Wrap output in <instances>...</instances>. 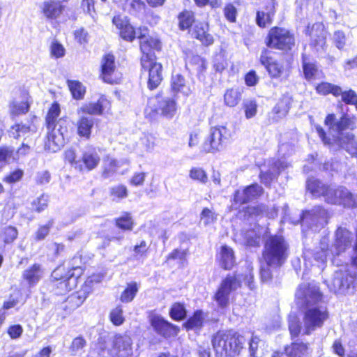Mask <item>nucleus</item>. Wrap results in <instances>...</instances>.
<instances>
[{
    "label": "nucleus",
    "mask_w": 357,
    "mask_h": 357,
    "mask_svg": "<svg viewBox=\"0 0 357 357\" xmlns=\"http://www.w3.org/2000/svg\"><path fill=\"white\" fill-rule=\"evenodd\" d=\"M112 24L118 30L119 36L124 41L132 43L139 40V63L141 71L147 73V87L153 91L157 89L163 80L162 64L157 61V52L162 49V43L159 37L146 36L149 29L146 26H134L128 17L121 14L115 15L112 20Z\"/></svg>",
    "instance_id": "1"
},
{
    "label": "nucleus",
    "mask_w": 357,
    "mask_h": 357,
    "mask_svg": "<svg viewBox=\"0 0 357 357\" xmlns=\"http://www.w3.org/2000/svg\"><path fill=\"white\" fill-rule=\"evenodd\" d=\"M266 48L262 49L259 63L264 66L271 79L282 81L287 79L292 70L291 62L282 61L275 59L271 50L280 51L283 54H289L296 48L295 34L283 26L271 27L264 38Z\"/></svg>",
    "instance_id": "2"
},
{
    "label": "nucleus",
    "mask_w": 357,
    "mask_h": 357,
    "mask_svg": "<svg viewBox=\"0 0 357 357\" xmlns=\"http://www.w3.org/2000/svg\"><path fill=\"white\" fill-rule=\"evenodd\" d=\"M299 294L298 298L301 301L303 309V335H309L324 326L329 317V313L326 307L315 305L323 300V294L319 287L307 284L300 287Z\"/></svg>",
    "instance_id": "3"
},
{
    "label": "nucleus",
    "mask_w": 357,
    "mask_h": 357,
    "mask_svg": "<svg viewBox=\"0 0 357 357\" xmlns=\"http://www.w3.org/2000/svg\"><path fill=\"white\" fill-rule=\"evenodd\" d=\"M289 255V246L280 234L269 235L264 241L261 257L266 266L259 269L260 279L264 282H271L273 274L270 267L280 268Z\"/></svg>",
    "instance_id": "4"
},
{
    "label": "nucleus",
    "mask_w": 357,
    "mask_h": 357,
    "mask_svg": "<svg viewBox=\"0 0 357 357\" xmlns=\"http://www.w3.org/2000/svg\"><path fill=\"white\" fill-rule=\"evenodd\" d=\"M85 267H66L61 264L54 268L50 277L51 292L57 296L66 295L77 287L78 280L84 274Z\"/></svg>",
    "instance_id": "5"
},
{
    "label": "nucleus",
    "mask_w": 357,
    "mask_h": 357,
    "mask_svg": "<svg viewBox=\"0 0 357 357\" xmlns=\"http://www.w3.org/2000/svg\"><path fill=\"white\" fill-rule=\"evenodd\" d=\"M242 335L233 329L219 330L211 337L216 357H237L244 349Z\"/></svg>",
    "instance_id": "6"
},
{
    "label": "nucleus",
    "mask_w": 357,
    "mask_h": 357,
    "mask_svg": "<svg viewBox=\"0 0 357 357\" xmlns=\"http://www.w3.org/2000/svg\"><path fill=\"white\" fill-rule=\"evenodd\" d=\"M352 123L351 118L347 114H343L337 120L335 114L331 113L328 114L324 119V124L328 130L338 135L334 139L335 142L350 154L357 153V141L355 135L352 133H347L344 135L342 134L344 130L350 128Z\"/></svg>",
    "instance_id": "7"
},
{
    "label": "nucleus",
    "mask_w": 357,
    "mask_h": 357,
    "mask_svg": "<svg viewBox=\"0 0 357 357\" xmlns=\"http://www.w3.org/2000/svg\"><path fill=\"white\" fill-rule=\"evenodd\" d=\"M178 105L176 98H163L162 93H158L149 99L144 115L149 121L152 122L156 121L160 115L167 119H172L176 115Z\"/></svg>",
    "instance_id": "8"
},
{
    "label": "nucleus",
    "mask_w": 357,
    "mask_h": 357,
    "mask_svg": "<svg viewBox=\"0 0 357 357\" xmlns=\"http://www.w3.org/2000/svg\"><path fill=\"white\" fill-rule=\"evenodd\" d=\"M63 159L75 169L82 173L89 172L96 169L100 162V158L95 151H85L77 159L76 151L73 149H68L64 152Z\"/></svg>",
    "instance_id": "9"
},
{
    "label": "nucleus",
    "mask_w": 357,
    "mask_h": 357,
    "mask_svg": "<svg viewBox=\"0 0 357 357\" xmlns=\"http://www.w3.org/2000/svg\"><path fill=\"white\" fill-rule=\"evenodd\" d=\"M98 77L102 82L110 85L122 82L123 73L119 70V63L114 53L107 52L102 56Z\"/></svg>",
    "instance_id": "10"
},
{
    "label": "nucleus",
    "mask_w": 357,
    "mask_h": 357,
    "mask_svg": "<svg viewBox=\"0 0 357 357\" xmlns=\"http://www.w3.org/2000/svg\"><path fill=\"white\" fill-rule=\"evenodd\" d=\"M230 131L223 126L211 128L210 134L202 144L204 153H215L220 151L231 138Z\"/></svg>",
    "instance_id": "11"
},
{
    "label": "nucleus",
    "mask_w": 357,
    "mask_h": 357,
    "mask_svg": "<svg viewBox=\"0 0 357 357\" xmlns=\"http://www.w3.org/2000/svg\"><path fill=\"white\" fill-rule=\"evenodd\" d=\"M242 286V281L236 274H227L221 281L213 299L219 307L225 308L229 303V294Z\"/></svg>",
    "instance_id": "12"
},
{
    "label": "nucleus",
    "mask_w": 357,
    "mask_h": 357,
    "mask_svg": "<svg viewBox=\"0 0 357 357\" xmlns=\"http://www.w3.org/2000/svg\"><path fill=\"white\" fill-rule=\"evenodd\" d=\"M305 34L309 37V45L313 51H326L327 38L330 34L321 23L308 24L305 27Z\"/></svg>",
    "instance_id": "13"
},
{
    "label": "nucleus",
    "mask_w": 357,
    "mask_h": 357,
    "mask_svg": "<svg viewBox=\"0 0 357 357\" xmlns=\"http://www.w3.org/2000/svg\"><path fill=\"white\" fill-rule=\"evenodd\" d=\"M306 189L312 195L317 197H323L326 202L335 204L337 203L338 191L331 188L329 185L323 183L320 180L310 177L306 181Z\"/></svg>",
    "instance_id": "14"
},
{
    "label": "nucleus",
    "mask_w": 357,
    "mask_h": 357,
    "mask_svg": "<svg viewBox=\"0 0 357 357\" xmlns=\"http://www.w3.org/2000/svg\"><path fill=\"white\" fill-rule=\"evenodd\" d=\"M149 324L154 332L165 339H170L178 335L180 328L178 326L166 320L158 314L149 316Z\"/></svg>",
    "instance_id": "15"
},
{
    "label": "nucleus",
    "mask_w": 357,
    "mask_h": 357,
    "mask_svg": "<svg viewBox=\"0 0 357 357\" xmlns=\"http://www.w3.org/2000/svg\"><path fill=\"white\" fill-rule=\"evenodd\" d=\"M40 11L47 21L55 22L63 15L66 6L59 0H45L40 6Z\"/></svg>",
    "instance_id": "16"
},
{
    "label": "nucleus",
    "mask_w": 357,
    "mask_h": 357,
    "mask_svg": "<svg viewBox=\"0 0 357 357\" xmlns=\"http://www.w3.org/2000/svg\"><path fill=\"white\" fill-rule=\"evenodd\" d=\"M192 39L198 40L202 45L209 47L213 45L215 38L210 31V24L207 21H198L188 32Z\"/></svg>",
    "instance_id": "17"
},
{
    "label": "nucleus",
    "mask_w": 357,
    "mask_h": 357,
    "mask_svg": "<svg viewBox=\"0 0 357 357\" xmlns=\"http://www.w3.org/2000/svg\"><path fill=\"white\" fill-rule=\"evenodd\" d=\"M111 108V102L104 95H101L96 102H89L82 104L77 109V114L82 116L86 115H98L100 116L105 111H108Z\"/></svg>",
    "instance_id": "18"
},
{
    "label": "nucleus",
    "mask_w": 357,
    "mask_h": 357,
    "mask_svg": "<svg viewBox=\"0 0 357 357\" xmlns=\"http://www.w3.org/2000/svg\"><path fill=\"white\" fill-rule=\"evenodd\" d=\"M277 5L276 0H268L261 10H257L255 22L259 28L265 29L273 23Z\"/></svg>",
    "instance_id": "19"
},
{
    "label": "nucleus",
    "mask_w": 357,
    "mask_h": 357,
    "mask_svg": "<svg viewBox=\"0 0 357 357\" xmlns=\"http://www.w3.org/2000/svg\"><path fill=\"white\" fill-rule=\"evenodd\" d=\"M264 188L257 183H251L243 189V192L236 190L233 195V202L236 204L243 205L264 194Z\"/></svg>",
    "instance_id": "20"
},
{
    "label": "nucleus",
    "mask_w": 357,
    "mask_h": 357,
    "mask_svg": "<svg viewBox=\"0 0 357 357\" xmlns=\"http://www.w3.org/2000/svg\"><path fill=\"white\" fill-rule=\"evenodd\" d=\"M216 260L223 270H231L236 264L233 248L226 244L222 245L217 251Z\"/></svg>",
    "instance_id": "21"
},
{
    "label": "nucleus",
    "mask_w": 357,
    "mask_h": 357,
    "mask_svg": "<svg viewBox=\"0 0 357 357\" xmlns=\"http://www.w3.org/2000/svg\"><path fill=\"white\" fill-rule=\"evenodd\" d=\"M292 101V97L288 93L282 95L272 109L271 122H277L286 116L291 107Z\"/></svg>",
    "instance_id": "22"
},
{
    "label": "nucleus",
    "mask_w": 357,
    "mask_h": 357,
    "mask_svg": "<svg viewBox=\"0 0 357 357\" xmlns=\"http://www.w3.org/2000/svg\"><path fill=\"white\" fill-rule=\"evenodd\" d=\"M43 275V266L39 263H33L22 272V279L29 287H34L41 280Z\"/></svg>",
    "instance_id": "23"
},
{
    "label": "nucleus",
    "mask_w": 357,
    "mask_h": 357,
    "mask_svg": "<svg viewBox=\"0 0 357 357\" xmlns=\"http://www.w3.org/2000/svg\"><path fill=\"white\" fill-rule=\"evenodd\" d=\"M273 171H261L259 174V178L261 183L266 187H271L272 183L277 180L282 170L286 168V165L279 161H275L271 165Z\"/></svg>",
    "instance_id": "24"
},
{
    "label": "nucleus",
    "mask_w": 357,
    "mask_h": 357,
    "mask_svg": "<svg viewBox=\"0 0 357 357\" xmlns=\"http://www.w3.org/2000/svg\"><path fill=\"white\" fill-rule=\"evenodd\" d=\"M96 121L93 118L81 116L76 123L77 135L83 140H89L92 136L93 129Z\"/></svg>",
    "instance_id": "25"
},
{
    "label": "nucleus",
    "mask_w": 357,
    "mask_h": 357,
    "mask_svg": "<svg viewBox=\"0 0 357 357\" xmlns=\"http://www.w3.org/2000/svg\"><path fill=\"white\" fill-rule=\"evenodd\" d=\"M178 28L181 31H188L192 29L193 26L198 22L195 13L191 10L183 9L177 15Z\"/></svg>",
    "instance_id": "26"
},
{
    "label": "nucleus",
    "mask_w": 357,
    "mask_h": 357,
    "mask_svg": "<svg viewBox=\"0 0 357 357\" xmlns=\"http://www.w3.org/2000/svg\"><path fill=\"white\" fill-rule=\"evenodd\" d=\"M114 226L122 232L132 231L135 225V219L129 211H123L113 220Z\"/></svg>",
    "instance_id": "27"
},
{
    "label": "nucleus",
    "mask_w": 357,
    "mask_h": 357,
    "mask_svg": "<svg viewBox=\"0 0 357 357\" xmlns=\"http://www.w3.org/2000/svg\"><path fill=\"white\" fill-rule=\"evenodd\" d=\"M24 100L20 103L13 102L10 105V114L12 116H19L26 114L30 110L32 103L31 97L28 91L24 92Z\"/></svg>",
    "instance_id": "28"
},
{
    "label": "nucleus",
    "mask_w": 357,
    "mask_h": 357,
    "mask_svg": "<svg viewBox=\"0 0 357 357\" xmlns=\"http://www.w3.org/2000/svg\"><path fill=\"white\" fill-rule=\"evenodd\" d=\"M204 313L201 310H197L182 324L187 331L193 329H200L204 325Z\"/></svg>",
    "instance_id": "29"
},
{
    "label": "nucleus",
    "mask_w": 357,
    "mask_h": 357,
    "mask_svg": "<svg viewBox=\"0 0 357 357\" xmlns=\"http://www.w3.org/2000/svg\"><path fill=\"white\" fill-rule=\"evenodd\" d=\"M309 350V344L303 342H294L285 347L284 351L288 357H303Z\"/></svg>",
    "instance_id": "30"
},
{
    "label": "nucleus",
    "mask_w": 357,
    "mask_h": 357,
    "mask_svg": "<svg viewBox=\"0 0 357 357\" xmlns=\"http://www.w3.org/2000/svg\"><path fill=\"white\" fill-rule=\"evenodd\" d=\"M314 89L319 96H326L331 94L333 96L337 98L340 92V86L323 81L318 83L315 86Z\"/></svg>",
    "instance_id": "31"
},
{
    "label": "nucleus",
    "mask_w": 357,
    "mask_h": 357,
    "mask_svg": "<svg viewBox=\"0 0 357 357\" xmlns=\"http://www.w3.org/2000/svg\"><path fill=\"white\" fill-rule=\"evenodd\" d=\"M139 289V284L132 281L126 284L124 289L120 294L119 301L122 303H129L134 301Z\"/></svg>",
    "instance_id": "32"
},
{
    "label": "nucleus",
    "mask_w": 357,
    "mask_h": 357,
    "mask_svg": "<svg viewBox=\"0 0 357 357\" xmlns=\"http://www.w3.org/2000/svg\"><path fill=\"white\" fill-rule=\"evenodd\" d=\"M61 114L59 104L54 101L49 107L45 116V126L48 130H55L56 121Z\"/></svg>",
    "instance_id": "33"
},
{
    "label": "nucleus",
    "mask_w": 357,
    "mask_h": 357,
    "mask_svg": "<svg viewBox=\"0 0 357 357\" xmlns=\"http://www.w3.org/2000/svg\"><path fill=\"white\" fill-rule=\"evenodd\" d=\"M66 84L73 99L80 100L84 98L86 90L81 82L68 79Z\"/></svg>",
    "instance_id": "34"
},
{
    "label": "nucleus",
    "mask_w": 357,
    "mask_h": 357,
    "mask_svg": "<svg viewBox=\"0 0 357 357\" xmlns=\"http://www.w3.org/2000/svg\"><path fill=\"white\" fill-rule=\"evenodd\" d=\"M85 299V296L81 294L79 291H75L66 298L64 310L68 312L74 311L82 305Z\"/></svg>",
    "instance_id": "35"
},
{
    "label": "nucleus",
    "mask_w": 357,
    "mask_h": 357,
    "mask_svg": "<svg viewBox=\"0 0 357 357\" xmlns=\"http://www.w3.org/2000/svg\"><path fill=\"white\" fill-rule=\"evenodd\" d=\"M55 130H49L45 140V148L51 152L59 151L63 144L62 137L58 138L54 132Z\"/></svg>",
    "instance_id": "36"
},
{
    "label": "nucleus",
    "mask_w": 357,
    "mask_h": 357,
    "mask_svg": "<svg viewBox=\"0 0 357 357\" xmlns=\"http://www.w3.org/2000/svg\"><path fill=\"white\" fill-rule=\"evenodd\" d=\"M18 237L17 229L12 225H7L0 230V240L4 245L12 244Z\"/></svg>",
    "instance_id": "37"
},
{
    "label": "nucleus",
    "mask_w": 357,
    "mask_h": 357,
    "mask_svg": "<svg viewBox=\"0 0 357 357\" xmlns=\"http://www.w3.org/2000/svg\"><path fill=\"white\" fill-rule=\"evenodd\" d=\"M119 166V162L116 159L111 158L109 155H106L104 158V163L101 172L102 176L105 178H107L113 176L116 173Z\"/></svg>",
    "instance_id": "38"
},
{
    "label": "nucleus",
    "mask_w": 357,
    "mask_h": 357,
    "mask_svg": "<svg viewBox=\"0 0 357 357\" xmlns=\"http://www.w3.org/2000/svg\"><path fill=\"white\" fill-rule=\"evenodd\" d=\"M190 63L197 71L199 79L205 77V73L208 68V62L205 58L198 54L192 55Z\"/></svg>",
    "instance_id": "39"
},
{
    "label": "nucleus",
    "mask_w": 357,
    "mask_h": 357,
    "mask_svg": "<svg viewBox=\"0 0 357 357\" xmlns=\"http://www.w3.org/2000/svg\"><path fill=\"white\" fill-rule=\"evenodd\" d=\"M169 314L170 318L176 321L184 320L187 317V310L184 303L174 302L172 304Z\"/></svg>",
    "instance_id": "40"
},
{
    "label": "nucleus",
    "mask_w": 357,
    "mask_h": 357,
    "mask_svg": "<svg viewBox=\"0 0 357 357\" xmlns=\"http://www.w3.org/2000/svg\"><path fill=\"white\" fill-rule=\"evenodd\" d=\"M242 93L238 88L227 89L224 94L225 104L228 107H235L241 101Z\"/></svg>",
    "instance_id": "41"
},
{
    "label": "nucleus",
    "mask_w": 357,
    "mask_h": 357,
    "mask_svg": "<svg viewBox=\"0 0 357 357\" xmlns=\"http://www.w3.org/2000/svg\"><path fill=\"white\" fill-rule=\"evenodd\" d=\"M36 126L32 123L27 125L22 123H16L10 127L12 137L16 139H18L22 135H24L30 132H36Z\"/></svg>",
    "instance_id": "42"
},
{
    "label": "nucleus",
    "mask_w": 357,
    "mask_h": 357,
    "mask_svg": "<svg viewBox=\"0 0 357 357\" xmlns=\"http://www.w3.org/2000/svg\"><path fill=\"white\" fill-rule=\"evenodd\" d=\"M336 190L338 191L337 202L339 200L340 203L349 208L357 207V199L354 197L351 192L347 190Z\"/></svg>",
    "instance_id": "43"
},
{
    "label": "nucleus",
    "mask_w": 357,
    "mask_h": 357,
    "mask_svg": "<svg viewBox=\"0 0 357 357\" xmlns=\"http://www.w3.org/2000/svg\"><path fill=\"white\" fill-rule=\"evenodd\" d=\"M341 96V102L346 105H353L357 111V92L352 89L343 91L340 86V92L338 97Z\"/></svg>",
    "instance_id": "44"
},
{
    "label": "nucleus",
    "mask_w": 357,
    "mask_h": 357,
    "mask_svg": "<svg viewBox=\"0 0 357 357\" xmlns=\"http://www.w3.org/2000/svg\"><path fill=\"white\" fill-rule=\"evenodd\" d=\"M132 250L135 259L140 260L148 257L150 252V247L145 240H142L133 246Z\"/></svg>",
    "instance_id": "45"
},
{
    "label": "nucleus",
    "mask_w": 357,
    "mask_h": 357,
    "mask_svg": "<svg viewBox=\"0 0 357 357\" xmlns=\"http://www.w3.org/2000/svg\"><path fill=\"white\" fill-rule=\"evenodd\" d=\"M189 177L194 181L205 184L208 182V177L206 170L199 167H192L189 171Z\"/></svg>",
    "instance_id": "46"
},
{
    "label": "nucleus",
    "mask_w": 357,
    "mask_h": 357,
    "mask_svg": "<svg viewBox=\"0 0 357 357\" xmlns=\"http://www.w3.org/2000/svg\"><path fill=\"white\" fill-rule=\"evenodd\" d=\"M17 159L13 148L8 146H0V163L8 165L10 161L16 162Z\"/></svg>",
    "instance_id": "47"
},
{
    "label": "nucleus",
    "mask_w": 357,
    "mask_h": 357,
    "mask_svg": "<svg viewBox=\"0 0 357 357\" xmlns=\"http://www.w3.org/2000/svg\"><path fill=\"white\" fill-rule=\"evenodd\" d=\"M302 68L304 77L307 81L315 79L317 75L318 74V66L315 62L303 61Z\"/></svg>",
    "instance_id": "48"
},
{
    "label": "nucleus",
    "mask_w": 357,
    "mask_h": 357,
    "mask_svg": "<svg viewBox=\"0 0 357 357\" xmlns=\"http://www.w3.org/2000/svg\"><path fill=\"white\" fill-rule=\"evenodd\" d=\"M109 319L112 324L116 326H121L124 323L125 317L123 316V307L121 305H117L110 311Z\"/></svg>",
    "instance_id": "49"
},
{
    "label": "nucleus",
    "mask_w": 357,
    "mask_h": 357,
    "mask_svg": "<svg viewBox=\"0 0 357 357\" xmlns=\"http://www.w3.org/2000/svg\"><path fill=\"white\" fill-rule=\"evenodd\" d=\"M54 221L52 219L49 220L45 225H40L34 233L33 238L35 241L39 242L45 239L50 234V229L53 227Z\"/></svg>",
    "instance_id": "50"
},
{
    "label": "nucleus",
    "mask_w": 357,
    "mask_h": 357,
    "mask_svg": "<svg viewBox=\"0 0 357 357\" xmlns=\"http://www.w3.org/2000/svg\"><path fill=\"white\" fill-rule=\"evenodd\" d=\"M24 176V171L22 169L16 168L4 176L2 181L10 185L20 181Z\"/></svg>",
    "instance_id": "51"
},
{
    "label": "nucleus",
    "mask_w": 357,
    "mask_h": 357,
    "mask_svg": "<svg viewBox=\"0 0 357 357\" xmlns=\"http://www.w3.org/2000/svg\"><path fill=\"white\" fill-rule=\"evenodd\" d=\"M48 195L42 194L31 202V206L34 211L41 213L48 207Z\"/></svg>",
    "instance_id": "52"
},
{
    "label": "nucleus",
    "mask_w": 357,
    "mask_h": 357,
    "mask_svg": "<svg viewBox=\"0 0 357 357\" xmlns=\"http://www.w3.org/2000/svg\"><path fill=\"white\" fill-rule=\"evenodd\" d=\"M50 54L54 59H60L65 56L66 49L57 40H54L50 45Z\"/></svg>",
    "instance_id": "53"
},
{
    "label": "nucleus",
    "mask_w": 357,
    "mask_h": 357,
    "mask_svg": "<svg viewBox=\"0 0 357 357\" xmlns=\"http://www.w3.org/2000/svg\"><path fill=\"white\" fill-rule=\"evenodd\" d=\"M185 84V77L181 74H176L172 77L171 89L175 93L183 92Z\"/></svg>",
    "instance_id": "54"
},
{
    "label": "nucleus",
    "mask_w": 357,
    "mask_h": 357,
    "mask_svg": "<svg viewBox=\"0 0 357 357\" xmlns=\"http://www.w3.org/2000/svg\"><path fill=\"white\" fill-rule=\"evenodd\" d=\"M145 8V3L142 0H125L124 8L129 13H135Z\"/></svg>",
    "instance_id": "55"
},
{
    "label": "nucleus",
    "mask_w": 357,
    "mask_h": 357,
    "mask_svg": "<svg viewBox=\"0 0 357 357\" xmlns=\"http://www.w3.org/2000/svg\"><path fill=\"white\" fill-rule=\"evenodd\" d=\"M188 255V250H182L180 248H175L172 250L166 257V261L179 260L182 263L186 260L187 255Z\"/></svg>",
    "instance_id": "56"
},
{
    "label": "nucleus",
    "mask_w": 357,
    "mask_h": 357,
    "mask_svg": "<svg viewBox=\"0 0 357 357\" xmlns=\"http://www.w3.org/2000/svg\"><path fill=\"white\" fill-rule=\"evenodd\" d=\"M109 195L114 199H123L128 197L127 187L123 184L114 185L109 189Z\"/></svg>",
    "instance_id": "57"
},
{
    "label": "nucleus",
    "mask_w": 357,
    "mask_h": 357,
    "mask_svg": "<svg viewBox=\"0 0 357 357\" xmlns=\"http://www.w3.org/2000/svg\"><path fill=\"white\" fill-rule=\"evenodd\" d=\"M224 15L226 20L231 22L234 23L236 22L237 9L232 3H227L225 5L224 9Z\"/></svg>",
    "instance_id": "58"
},
{
    "label": "nucleus",
    "mask_w": 357,
    "mask_h": 357,
    "mask_svg": "<svg viewBox=\"0 0 357 357\" xmlns=\"http://www.w3.org/2000/svg\"><path fill=\"white\" fill-rule=\"evenodd\" d=\"M201 220L205 225L214 222L217 219L216 213L208 208H204L200 213Z\"/></svg>",
    "instance_id": "59"
},
{
    "label": "nucleus",
    "mask_w": 357,
    "mask_h": 357,
    "mask_svg": "<svg viewBox=\"0 0 357 357\" xmlns=\"http://www.w3.org/2000/svg\"><path fill=\"white\" fill-rule=\"evenodd\" d=\"M74 38L75 40L81 45H85L88 43L89 35L87 31L83 28L81 27L79 29H76L74 33Z\"/></svg>",
    "instance_id": "60"
},
{
    "label": "nucleus",
    "mask_w": 357,
    "mask_h": 357,
    "mask_svg": "<svg viewBox=\"0 0 357 357\" xmlns=\"http://www.w3.org/2000/svg\"><path fill=\"white\" fill-rule=\"evenodd\" d=\"M245 115L247 119L255 116L257 112V104L256 100H252L243 104Z\"/></svg>",
    "instance_id": "61"
},
{
    "label": "nucleus",
    "mask_w": 357,
    "mask_h": 357,
    "mask_svg": "<svg viewBox=\"0 0 357 357\" xmlns=\"http://www.w3.org/2000/svg\"><path fill=\"white\" fill-rule=\"evenodd\" d=\"M146 176L145 172H135L129 179V183L134 187L141 186L144 183Z\"/></svg>",
    "instance_id": "62"
},
{
    "label": "nucleus",
    "mask_w": 357,
    "mask_h": 357,
    "mask_svg": "<svg viewBox=\"0 0 357 357\" xmlns=\"http://www.w3.org/2000/svg\"><path fill=\"white\" fill-rule=\"evenodd\" d=\"M244 81L245 84L248 86H256L259 82V77L257 75V73L255 70H249L245 75H244Z\"/></svg>",
    "instance_id": "63"
},
{
    "label": "nucleus",
    "mask_w": 357,
    "mask_h": 357,
    "mask_svg": "<svg viewBox=\"0 0 357 357\" xmlns=\"http://www.w3.org/2000/svg\"><path fill=\"white\" fill-rule=\"evenodd\" d=\"M334 43L339 50H342L346 45V36L343 31H336L334 32Z\"/></svg>",
    "instance_id": "64"
}]
</instances>
